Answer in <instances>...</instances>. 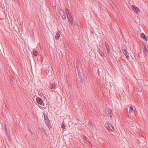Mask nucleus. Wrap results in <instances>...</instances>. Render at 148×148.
I'll use <instances>...</instances> for the list:
<instances>
[{"label": "nucleus", "mask_w": 148, "mask_h": 148, "mask_svg": "<svg viewBox=\"0 0 148 148\" xmlns=\"http://www.w3.org/2000/svg\"><path fill=\"white\" fill-rule=\"evenodd\" d=\"M59 12L62 18L64 20L65 19L66 16L64 11L62 10L59 11Z\"/></svg>", "instance_id": "3"}, {"label": "nucleus", "mask_w": 148, "mask_h": 148, "mask_svg": "<svg viewBox=\"0 0 148 148\" xmlns=\"http://www.w3.org/2000/svg\"><path fill=\"white\" fill-rule=\"evenodd\" d=\"M66 14L67 18L68 19L69 18L72 17L71 14H70L69 12V10L68 9H66Z\"/></svg>", "instance_id": "7"}, {"label": "nucleus", "mask_w": 148, "mask_h": 148, "mask_svg": "<svg viewBox=\"0 0 148 148\" xmlns=\"http://www.w3.org/2000/svg\"><path fill=\"white\" fill-rule=\"evenodd\" d=\"M56 85L55 83L53 84H51L49 88L50 89H55L56 88Z\"/></svg>", "instance_id": "12"}, {"label": "nucleus", "mask_w": 148, "mask_h": 148, "mask_svg": "<svg viewBox=\"0 0 148 148\" xmlns=\"http://www.w3.org/2000/svg\"><path fill=\"white\" fill-rule=\"evenodd\" d=\"M105 46L106 48V49H108V48H110L109 46H108V45L107 44L105 43Z\"/></svg>", "instance_id": "23"}, {"label": "nucleus", "mask_w": 148, "mask_h": 148, "mask_svg": "<svg viewBox=\"0 0 148 148\" xmlns=\"http://www.w3.org/2000/svg\"><path fill=\"white\" fill-rule=\"evenodd\" d=\"M140 37L144 41H146L147 40V38L144 33H143L141 34Z\"/></svg>", "instance_id": "6"}, {"label": "nucleus", "mask_w": 148, "mask_h": 148, "mask_svg": "<svg viewBox=\"0 0 148 148\" xmlns=\"http://www.w3.org/2000/svg\"><path fill=\"white\" fill-rule=\"evenodd\" d=\"M33 52L34 56H37L38 52L35 49H34L33 50Z\"/></svg>", "instance_id": "14"}, {"label": "nucleus", "mask_w": 148, "mask_h": 148, "mask_svg": "<svg viewBox=\"0 0 148 148\" xmlns=\"http://www.w3.org/2000/svg\"><path fill=\"white\" fill-rule=\"evenodd\" d=\"M44 120H45L46 119H47V118H48V117L47 116L46 114L44 113Z\"/></svg>", "instance_id": "18"}, {"label": "nucleus", "mask_w": 148, "mask_h": 148, "mask_svg": "<svg viewBox=\"0 0 148 148\" xmlns=\"http://www.w3.org/2000/svg\"><path fill=\"white\" fill-rule=\"evenodd\" d=\"M45 122L47 125L48 126V128L49 129V126H48L50 124V121L48 119V118H47V119H46L45 120Z\"/></svg>", "instance_id": "10"}, {"label": "nucleus", "mask_w": 148, "mask_h": 148, "mask_svg": "<svg viewBox=\"0 0 148 148\" xmlns=\"http://www.w3.org/2000/svg\"><path fill=\"white\" fill-rule=\"evenodd\" d=\"M29 137H33V139H35V136L34 135V134H33L31 132V131H29Z\"/></svg>", "instance_id": "11"}, {"label": "nucleus", "mask_w": 148, "mask_h": 148, "mask_svg": "<svg viewBox=\"0 0 148 148\" xmlns=\"http://www.w3.org/2000/svg\"><path fill=\"white\" fill-rule=\"evenodd\" d=\"M39 130L43 134H45L46 133L45 129L44 127L41 126L39 128Z\"/></svg>", "instance_id": "5"}, {"label": "nucleus", "mask_w": 148, "mask_h": 148, "mask_svg": "<svg viewBox=\"0 0 148 148\" xmlns=\"http://www.w3.org/2000/svg\"><path fill=\"white\" fill-rule=\"evenodd\" d=\"M131 7L132 9L136 12L138 13H139L140 11L138 8L135 5H132L131 6Z\"/></svg>", "instance_id": "4"}, {"label": "nucleus", "mask_w": 148, "mask_h": 148, "mask_svg": "<svg viewBox=\"0 0 148 148\" xmlns=\"http://www.w3.org/2000/svg\"><path fill=\"white\" fill-rule=\"evenodd\" d=\"M144 51L145 52V55H146L148 54V52L147 51V48L146 47V46L145 45H144Z\"/></svg>", "instance_id": "13"}, {"label": "nucleus", "mask_w": 148, "mask_h": 148, "mask_svg": "<svg viewBox=\"0 0 148 148\" xmlns=\"http://www.w3.org/2000/svg\"><path fill=\"white\" fill-rule=\"evenodd\" d=\"M129 113L130 114H131L133 115L134 114V111L133 108L132 107L130 106V109L129 111Z\"/></svg>", "instance_id": "9"}, {"label": "nucleus", "mask_w": 148, "mask_h": 148, "mask_svg": "<svg viewBox=\"0 0 148 148\" xmlns=\"http://www.w3.org/2000/svg\"><path fill=\"white\" fill-rule=\"evenodd\" d=\"M107 49V51L108 53V54H110V48H108V49Z\"/></svg>", "instance_id": "19"}, {"label": "nucleus", "mask_w": 148, "mask_h": 148, "mask_svg": "<svg viewBox=\"0 0 148 148\" xmlns=\"http://www.w3.org/2000/svg\"><path fill=\"white\" fill-rule=\"evenodd\" d=\"M62 127L63 128V129H65V126L64 124L63 123L62 124Z\"/></svg>", "instance_id": "24"}, {"label": "nucleus", "mask_w": 148, "mask_h": 148, "mask_svg": "<svg viewBox=\"0 0 148 148\" xmlns=\"http://www.w3.org/2000/svg\"><path fill=\"white\" fill-rule=\"evenodd\" d=\"M107 111L108 112V114H111V113L112 111V110L110 108H108L107 109Z\"/></svg>", "instance_id": "17"}, {"label": "nucleus", "mask_w": 148, "mask_h": 148, "mask_svg": "<svg viewBox=\"0 0 148 148\" xmlns=\"http://www.w3.org/2000/svg\"><path fill=\"white\" fill-rule=\"evenodd\" d=\"M106 127L109 131L113 132L114 128L113 126L110 123H107L106 124Z\"/></svg>", "instance_id": "1"}, {"label": "nucleus", "mask_w": 148, "mask_h": 148, "mask_svg": "<svg viewBox=\"0 0 148 148\" xmlns=\"http://www.w3.org/2000/svg\"><path fill=\"white\" fill-rule=\"evenodd\" d=\"M83 138L85 139L86 141H87V140H88V138L87 137L85 136H84L83 137Z\"/></svg>", "instance_id": "22"}, {"label": "nucleus", "mask_w": 148, "mask_h": 148, "mask_svg": "<svg viewBox=\"0 0 148 148\" xmlns=\"http://www.w3.org/2000/svg\"><path fill=\"white\" fill-rule=\"evenodd\" d=\"M71 24V26H73V24Z\"/></svg>", "instance_id": "28"}, {"label": "nucleus", "mask_w": 148, "mask_h": 148, "mask_svg": "<svg viewBox=\"0 0 148 148\" xmlns=\"http://www.w3.org/2000/svg\"><path fill=\"white\" fill-rule=\"evenodd\" d=\"M123 52L125 56H126V55L127 54V51L126 49H123Z\"/></svg>", "instance_id": "16"}, {"label": "nucleus", "mask_w": 148, "mask_h": 148, "mask_svg": "<svg viewBox=\"0 0 148 148\" xmlns=\"http://www.w3.org/2000/svg\"><path fill=\"white\" fill-rule=\"evenodd\" d=\"M126 56V57L127 59H128V58H129L130 57H129V56H127V55H126V56Z\"/></svg>", "instance_id": "26"}, {"label": "nucleus", "mask_w": 148, "mask_h": 148, "mask_svg": "<svg viewBox=\"0 0 148 148\" xmlns=\"http://www.w3.org/2000/svg\"><path fill=\"white\" fill-rule=\"evenodd\" d=\"M97 51L98 52H99V51H101L100 50V49H99V47H98V46H97Z\"/></svg>", "instance_id": "25"}, {"label": "nucleus", "mask_w": 148, "mask_h": 148, "mask_svg": "<svg viewBox=\"0 0 148 148\" xmlns=\"http://www.w3.org/2000/svg\"><path fill=\"white\" fill-rule=\"evenodd\" d=\"M138 90L139 92H141L142 91V89H140Z\"/></svg>", "instance_id": "27"}, {"label": "nucleus", "mask_w": 148, "mask_h": 148, "mask_svg": "<svg viewBox=\"0 0 148 148\" xmlns=\"http://www.w3.org/2000/svg\"><path fill=\"white\" fill-rule=\"evenodd\" d=\"M101 56H102L103 55H104L102 51H99V52Z\"/></svg>", "instance_id": "20"}, {"label": "nucleus", "mask_w": 148, "mask_h": 148, "mask_svg": "<svg viewBox=\"0 0 148 148\" xmlns=\"http://www.w3.org/2000/svg\"><path fill=\"white\" fill-rule=\"evenodd\" d=\"M77 71H78V75L79 76V77L81 76V73L80 71V70H77Z\"/></svg>", "instance_id": "21"}, {"label": "nucleus", "mask_w": 148, "mask_h": 148, "mask_svg": "<svg viewBox=\"0 0 148 148\" xmlns=\"http://www.w3.org/2000/svg\"><path fill=\"white\" fill-rule=\"evenodd\" d=\"M60 34V32L59 31H58L56 33L55 36V38L56 39L58 40L59 39Z\"/></svg>", "instance_id": "8"}, {"label": "nucleus", "mask_w": 148, "mask_h": 148, "mask_svg": "<svg viewBox=\"0 0 148 148\" xmlns=\"http://www.w3.org/2000/svg\"><path fill=\"white\" fill-rule=\"evenodd\" d=\"M34 100L38 104H40L41 105L42 104V103H43L42 99L39 97H37L35 99L34 98Z\"/></svg>", "instance_id": "2"}, {"label": "nucleus", "mask_w": 148, "mask_h": 148, "mask_svg": "<svg viewBox=\"0 0 148 148\" xmlns=\"http://www.w3.org/2000/svg\"><path fill=\"white\" fill-rule=\"evenodd\" d=\"M69 22H70L71 24H73V18L72 17L69 18L68 19Z\"/></svg>", "instance_id": "15"}]
</instances>
